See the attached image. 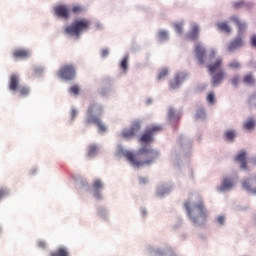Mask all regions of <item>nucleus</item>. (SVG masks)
Listing matches in <instances>:
<instances>
[{"label":"nucleus","mask_w":256,"mask_h":256,"mask_svg":"<svg viewBox=\"0 0 256 256\" xmlns=\"http://www.w3.org/2000/svg\"><path fill=\"white\" fill-rule=\"evenodd\" d=\"M194 53L197 61L201 65H207L211 75L212 87H219V85H222L223 81H225V77H227L225 70L221 69L223 59H221V57L215 58V50H211L210 53H207L205 46L201 43L195 45Z\"/></svg>","instance_id":"obj_1"},{"label":"nucleus","mask_w":256,"mask_h":256,"mask_svg":"<svg viewBox=\"0 0 256 256\" xmlns=\"http://www.w3.org/2000/svg\"><path fill=\"white\" fill-rule=\"evenodd\" d=\"M116 155L118 157H125L129 165L134 169H141L145 165H153L161 156V152L157 149H153L148 146H144L137 153L132 150H127L122 145H118L116 148Z\"/></svg>","instance_id":"obj_2"},{"label":"nucleus","mask_w":256,"mask_h":256,"mask_svg":"<svg viewBox=\"0 0 256 256\" xmlns=\"http://www.w3.org/2000/svg\"><path fill=\"white\" fill-rule=\"evenodd\" d=\"M184 207L187 215L194 225H205L209 219V209L205 206V201L201 195L196 194L190 200L186 201Z\"/></svg>","instance_id":"obj_3"},{"label":"nucleus","mask_w":256,"mask_h":256,"mask_svg":"<svg viewBox=\"0 0 256 256\" xmlns=\"http://www.w3.org/2000/svg\"><path fill=\"white\" fill-rule=\"evenodd\" d=\"M101 115H103V105L92 103L86 114V123H93V125L98 127L100 133H106L107 125L101 121Z\"/></svg>","instance_id":"obj_4"},{"label":"nucleus","mask_w":256,"mask_h":256,"mask_svg":"<svg viewBox=\"0 0 256 256\" xmlns=\"http://www.w3.org/2000/svg\"><path fill=\"white\" fill-rule=\"evenodd\" d=\"M91 27V21L87 19L75 20L70 26H67L65 33L70 35V37H76L79 39L81 33L87 31Z\"/></svg>","instance_id":"obj_5"},{"label":"nucleus","mask_w":256,"mask_h":256,"mask_svg":"<svg viewBox=\"0 0 256 256\" xmlns=\"http://www.w3.org/2000/svg\"><path fill=\"white\" fill-rule=\"evenodd\" d=\"M237 183H239V176L237 174H230L222 179L220 185L216 187V191L218 193H229V191L235 189Z\"/></svg>","instance_id":"obj_6"},{"label":"nucleus","mask_w":256,"mask_h":256,"mask_svg":"<svg viewBox=\"0 0 256 256\" xmlns=\"http://www.w3.org/2000/svg\"><path fill=\"white\" fill-rule=\"evenodd\" d=\"M146 253L151 256H177L171 246L161 248L159 246L148 245L146 246Z\"/></svg>","instance_id":"obj_7"},{"label":"nucleus","mask_w":256,"mask_h":256,"mask_svg":"<svg viewBox=\"0 0 256 256\" xmlns=\"http://www.w3.org/2000/svg\"><path fill=\"white\" fill-rule=\"evenodd\" d=\"M160 130L161 126L159 125L148 127L146 132L140 138L141 145H149V143H153V135H155V133H159Z\"/></svg>","instance_id":"obj_8"},{"label":"nucleus","mask_w":256,"mask_h":256,"mask_svg":"<svg viewBox=\"0 0 256 256\" xmlns=\"http://www.w3.org/2000/svg\"><path fill=\"white\" fill-rule=\"evenodd\" d=\"M139 129H141V121L137 120L132 123L130 128L122 130L120 135L123 139H133V137H135L139 132Z\"/></svg>","instance_id":"obj_9"},{"label":"nucleus","mask_w":256,"mask_h":256,"mask_svg":"<svg viewBox=\"0 0 256 256\" xmlns=\"http://www.w3.org/2000/svg\"><path fill=\"white\" fill-rule=\"evenodd\" d=\"M10 91H19L21 95H29V88L25 86H19V76L16 74L11 75L10 77V84H9Z\"/></svg>","instance_id":"obj_10"},{"label":"nucleus","mask_w":256,"mask_h":256,"mask_svg":"<svg viewBox=\"0 0 256 256\" xmlns=\"http://www.w3.org/2000/svg\"><path fill=\"white\" fill-rule=\"evenodd\" d=\"M75 69L76 67L73 64L65 65L60 69L58 77L65 79V81H71L75 78Z\"/></svg>","instance_id":"obj_11"},{"label":"nucleus","mask_w":256,"mask_h":256,"mask_svg":"<svg viewBox=\"0 0 256 256\" xmlns=\"http://www.w3.org/2000/svg\"><path fill=\"white\" fill-rule=\"evenodd\" d=\"M242 189L249 195H256V175L242 180Z\"/></svg>","instance_id":"obj_12"},{"label":"nucleus","mask_w":256,"mask_h":256,"mask_svg":"<svg viewBox=\"0 0 256 256\" xmlns=\"http://www.w3.org/2000/svg\"><path fill=\"white\" fill-rule=\"evenodd\" d=\"M175 190V184L173 183H160L156 187L157 197H167L171 195V192Z\"/></svg>","instance_id":"obj_13"},{"label":"nucleus","mask_w":256,"mask_h":256,"mask_svg":"<svg viewBox=\"0 0 256 256\" xmlns=\"http://www.w3.org/2000/svg\"><path fill=\"white\" fill-rule=\"evenodd\" d=\"M103 189H105V183L101 179H95L91 191L95 199H103Z\"/></svg>","instance_id":"obj_14"},{"label":"nucleus","mask_w":256,"mask_h":256,"mask_svg":"<svg viewBox=\"0 0 256 256\" xmlns=\"http://www.w3.org/2000/svg\"><path fill=\"white\" fill-rule=\"evenodd\" d=\"M189 77L187 72H178L175 74L174 79L170 82V87L172 89H179L185 80Z\"/></svg>","instance_id":"obj_15"},{"label":"nucleus","mask_w":256,"mask_h":256,"mask_svg":"<svg viewBox=\"0 0 256 256\" xmlns=\"http://www.w3.org/2000/svg\"><path fill=\"white\" fill-rule=\"evenodd\" d=\"M55 15L60 19H69L71 8L65 4L58 5L54 8Z\"/></svg>","instance_id":"obj_16"},{"label":"nucleus","mask_w":256,"mask_h":256,"mask_svg":"<svg viewBox=\"0 0 256 256\" xmlns=\"http://www.w3.org/2000/svg\"><path fill=\"white\" fill-rule=\"evenodd\" d=\"M200 31L201 27H199V24L193 22L190 26V31L186 34V39H189L190 41H196V39H199Z\"/></svg>","instance_id":"obj_17"},{"label":"nucleus","mask_w":256,"mask_h":256,"mask_svg":"<svg viewBox=\"0 0 256 256\" xmlns=\"http://www.w3.org/2000/svg\"><path fill=\"white\" fill-rule=\"evenodd\" d=\"M230 21H233L234 23H236L238 27V36L243 37L244 31L245 29H247V22L240 20L239 17L237 16H231Z\"/></svg>","instance_id":"obj_18"},{"label":"nucleus","mask_w":256,"mask_h":256,"mask_svg":"<svg viewBox=\"0 0 256 256\" xmlns=\"http://www.w3.org/2000/svg\"><path fill=\"white\" fill-rule=\"evenodd\" d=\"M245 45L243 41V36H237L228 46V51L233 53V51H237V49H241Z\"/></svg>","instance_id":"obj_19"},{"label":"nucleus","mask_w":256,"mask_h":256,"mask_svg":"<svg viewBox=\"0 0 256 256\" xmlns=\"http://www.w3.org/2000/svg\"><path fill=\"white\" fill-rule=\"evenodd\" d=\"M235 161L236 163H240V168L245 171L247 169V152L245 151H240L236 156H235Z\"/></svg>","instance_id":"obj_20"},{"label":"nucleus","mask_w":256,"mask_h":256,"mask_svg":"<svg viewBox=\"0 0 256 256\" xmlns=\"http://www.w3.org/2000/svg\"><path fill=\"white\" fill-rule=\"evenodd\" d=\"M177 143L180 145L182 151H189L191 149L192 142L187 136H180Z\"/></svg>","instance_id":"obj_21"},{"label":"nucleus","mask_w":256,"mask_h":256,"mask_svg":"<svg viewBox=\"0 0 256 256\" xmlns=\"http://www.w3.org/2000/svg\"><path fill=\"white\" fill-rule=\"evenodd\" d=\"M242 127L244 131H254L256 127L255 118L249 117L246 120H244Z\"/></svg>","instance_id":"obj_22"},{"label":"nucleus","mask_w":256,"mask_h":256,"mask_svg":"<svg viewBox=\"0 0 256 256\" xmlns=\"http://www.w3.org/2000/svg\"><path fill=\"white\" fill-rule=\"evenodd\" d=\"M224 139L228 143H235V139H237V130L229 129L224 132Z\"/></svg>","instance_id":"obj_23"},{"label":"nucleus","mask_w":256,"mask_h":256,"mask_svg":"<svg viewBox=\"0 0 256 256\" xmlns=\"http://www.w3.org/2000/svg\"><path fill=\"white\" fill-rule=\"evenodd\" d=\"M232 7L234 9H243V7H245L246 9H251V7H253V3L245 2L244 0H238V1L232 2Z\"/></svg>","instance_id":"obj_24"},{"label":"nucleus","mask_w":256,"mask_h":256,"mask_svg":"<svg viewBox=\"0 0 256 256\" xmlns=\"http://www.w3.org/2000/svg\"><path fill=\"white\" fill-rule=\"evenodd\" d=\"M13 55L16 57V59H28V57L31 56V51L25 49H17L14 51Z\"/></svg>","instance_id":"obj_25"},{"label":"nucleus","mask_w":256,"mask_h":256,"mask_svg":"<svg viewBox=\"0 0 256 256\" xmlns=\"http://www.w3.org/2000/svg\"><path fill=\"white\" fill-rule=\"evenodd\" d=\"M181 119V112H176L175 109L169 108L168 109V120L172 123H175Z\"/></svg>","instance_id":"obj_26"},{"label":"nucleus","mask_w":256,"mask_h":256,"mask_svg":"<svg viewBox=\"0 0 256 256\" xmlns=\"http://www.w3.org/2000/svg\"><path fill=\"white\" fill-rule=\"evenodd\" d=\"M196 121H205L207 119V111L203 107H199L194 115Z\"/></svg>","instance_id":"obj_27"},{"label":"nucleus","mask_w":256,"mask_h":256,"mask_svg":"<svg viewBox=\"0 0 256 256\" xmlns=\"http://www.w3.org/2000/svg\"><path fill=\"white\" fill-rule=\"evenodd\" d=\"M99 154V146L92 144L88 147V157H90V159H93V157H97V155Z\"/></svg>","instance_id":"obj_28"},{"label":"nucleus","mask_w":256,"mask_h":256,"mask_svg":"<svg viewBox=\"0 0 256 256\" xmlns=\"http://www.w3.org/2000/svg\"><path fill=\"white\" fill-rule=\"evenodd\" d=\"M170 157L175 165H179V157H181V151L177 148H174L171 152Z\"/></svg>","instance_id":"obj_29"},{"label":"nucleus","mask_w":256,"mask_h":256,"mask_svg":"<svg viewBox=\"0 0 256 256\" xmlns=\"http://www.w3.org/2000/svg\"><path fill=\"white\" fill-rule=\"evenodd\" d=\"M120 69H122V71L124 73H127V69H129V55L126 54L123 59L120 62Z\"/></svg>","instance_id":"obj_30"},{"label":"nucleus","mask_w":256,"mask_h":256,"mask_svg":"<svg viewBox=\"0 0 256 256\" xmlns=\"http://www.w3.org/2000/svg\"><path fill=\"white\" fill-rule=\"evenodd\" d=\"M158 40L161 42L169 41V31L159 30L157 33Z\"/></svg>","instance_id":"obj_31"},{"label":"nucleus","mask_w":256,"mask_h":256,"mask_svg":"<svg viewBox=\"0 0 256 256\" xmlns=\"http://www.w3.org/2000/svg\"><path fill=\"white\" fill-rule=\"evenodd\" d=\"M185 27V21H180L174 24L175 32L178 35H183V29Z\"/></svg>","instance_id":"obj_32"},{"label":"nucleus","mask_w":256,"mask_h":256,"mask_svg":"<svg viewBox=\"0 0 256 256\" xmlns=\"http://www.w3.org/2000/svg\"><path fill=\"white\" fill-rule=\"evenodd\" d=\"M217 27L220 31L224 33H231V27L227 25V22H218Z\"/></svg>","instance_id":"obj_33"},{"label":"nucleus","mask_w":256,"mask_h":256,"mask_svg":"<svg viewBox=\"0 0 256 256\" xmlns=\"http://www.w3.org/2000/svg\"><path fill=\"white\" fill-rule=\"evenodd\" d=\"M243 81L246 85H255V76L253 74H247L244 76Z\"/></svg>","instance_id":"obj_34"},{"label":"nucleus","mask_w":256,"mask_h":256,"mask_svg":"<svg viewBox=\"0 0 256 256\" xmlns=\"http://www.w3.org/2000/svg\"><path fill=\"white\" fill-rule=\"evenodd\" d=\"M50 256H69V251H67V248H59L58 251L51 253Z\"/></svg>","instance_id":"obj_35"},{"label":"nucleus","mask_w":256,"mask_h":256,"mask_svg":"<svg viewBox=\"0 0 256 256\" xmlns=\"http://www.w3.org/2000/svg\"><path fill=\"white\" fill-rule=\"evenodd\" d=\"M98 215H99V217H101V219H108L109 211H107V209H105V208H99Z\"/></svg>","instance_id":"obj_36"},{"label":"nucleus","mask_w":256,"mask_h":256,"mask_svg":"<svg viewBox=\"0 0 256 256\" xmlns=\"http://www.w3.org/2000/svg\"><path fill=\"white\" fill-rule=\"evenodd\" d=\"M169 75V68H163L158 74L159 81H163Z\"/></svg>","instance_id":"obj_37"},{"label":"nucleus","mask_w":256,"mask_h":256,"mask_svg":"<svg viewBox=\"0 0 256 256\" xmlns=\"http://www.w3.org/2000/svg\"><path fill=\"white\" fill-rule=\"evenodd\" d=\"M225 221H227V217L224 214H220L216 217V223H218V225H225Z\"/></svg>","instance_id":"obj_38"},{"label":"nucleus","mask_w":256,"mask_h":256,"mask_svg":"<svg viewBox=\"0 0 256 256\" xmlns=\"http://www.w3.org/2000/svg\"><path fill=\"white\" fill-rule=\"evenodd\" d=\"M206 101L209 105H213L215 103V93L210 92L206 97Z\"/></svg>","instance_id":"obj_39"},{"label":"nucleus","mask_w":256,"mask_h":256,"mask_svg":"<svg viewBox=\"0 0 256 256\" xmlns=\"http://www.w3.org/2000/svg\"><path fill=\"white\" fill-rule=\"evenodd\" d=\"M240 81H241V78L239 77V75H235L231 79V85H233L234 87H237L239 85Z\"/></svg>","instance_id":"obj_40"},{"label":"nucleus","mask_w":256,"mask_h":256,"mask_svg":"<svg viewBox=\"0 0 256 256\" xmlns=\"http://www.w3.org/2000/svg\"><path fill=\"white\" fill-rule=\"evenodd\" d=\"M72 11L74 13H83V11H85V8L81 5H76V6H73Z\"/></svg>","instance_id":"obj_41"},{"label":"nucleus","mask_w":256,"mask_h":256,"mask_svg":"<svg viewBox=\"0 0 256 256\" xmlns=\"http://www.w3.org/2000/svg\"><path fill=\"white\" fill-rule=\"evenodd\" d=\"M230 69H239L241 68V64L238 61H232L229 63Z\"/></svg>","instance_id":"obj_42"},{"label":"nucleus","mask_w":256,"mask_h":256,"mask_svg":"<svg viewBox=\"0 0 256 256\" xmlns=\"http://www.w3.org/2000/svg\"><path fill=\"white\" fill-rule=\"evenodd\" d=\"M45 71V68L42 66H36L34 68L35 75H41Z\"/></svg>","instance_id":"obj_43"},{"label":"nucleus","mask_w":256,"mask_h":256,"mask_svg":"<svg viewBox=\"0 0 256 256\" xmlns=\"http://www.w3.org/2000/svg\"><path fill=\"white\" fill-rule=\"evenodd\" d=\"M7 195H9V191H7V189H0V201L3 199V197H7Z\"/></svg>","instance_id":"obj_44"},{"label":"nucleus","mask_w":256,"mask_h":256,"mask_svg":"<svg viewBox=\"0 0 256 256\" xmlns=\"http://www.w3.org/2000/svg\"><path fill=\"white\" fill-rule=\"evenodd\" d=\"M100 55L103 59H105L106 57H109V49L107 48L102 49Z\"/></svg>","instance_id":"obj_45"},{"label":"nucleus","mask_w":256,"mask_h":256,"mask_svg":"<svg viewBox=\"0 0 256 256\" xmlns=\"http://www.w3.org/2000/svg\"><path fill=\"white\" fill-rule=\"evenodd\" d=\"M69 91H70V93H72V95H78L79 94V86H72Z\"/></svg>","instance_id":"obj_46"},{"label":"nucleus","mask_w":256,"mask_h":256,"mask_svg":"<svg viewBox=\"0 0 256 256\" xmlns=\"http://www.w3.org/2000/svg\"><path fill=\"white\" fill-rule=\"evenodd\" d=\"M139 183H140V185H146V183H149V178L140 177Z\"/></svg>","instance_id":"obj_47"},{"label":"nucleus","mask_w":256,"mask_h":256,"mask_svg":"<svg viewBox=\"0 0 256 256\" xmlns=\"http://www.w3.org/2000/svg\"><path fill=\"white\" fill-rule=\"evenodd\" d=\"M77 113V110L73 108L71 111V121L75 120V117H77Z\"/></svg>","instance_id":"obj_48"},{"label":"nucleus","mask_w":256,"mask_h":256,"mask_svg":"<svg viewBox=\"0 0 256 256\" xmlns=\"http://www.w3.org/2000/svg\"><path fill=\"white\" fill-rule=\"evenodd\" d=\"M250 41H251L252 47L256 48V35H252Z\"/></svg>","instance_id":"obj_49"},{"label":"nucleus","mask_w":256,"mask_h":256,"mask_svg":"<svg viewBox=\"0 0 256 256\" xmlns=\"http://www.w3.org/2000/svg\"><path fill=\"white\" fill-rule=\"evenodd\" d=\"M249 163H251L252 165H256V156L251 157V158L249 159Z\"/></svg>","instance_id":"obj_50"},{"label":"nucleus","mask_w":256,"mask_h":256,"mask_svg":"<svg viewBox=\"0 0 256 256\" xmlns=\"http://www.w3.org/2000/svg\"><path fill=\"white\" fill-rule=\"evenodd\" d=\"M190 178L195 179V171L194 170H190Z\"/></svg>","instance_id":"obj_51"},{"label":"nucleus","mask_w":256,"mask_h":256,"mask_svg":"<svg viewBox=\"0 0 256 256\" xmlns=\"http://www.w3.org/2000/svg\"><path fill=\"white\" fill-rule=\"evenodd\" d=\"M38 247H45V242L44 241H39L38 242Z\"/></svg>","instance_id":"obj_52"},{"label":"nucleus","mask_w":256,"mask_h":256,"mask_svg":"<svg viewBox=\"0 0 256 256\" xmlns=\"http://www.w3.org/2000/svg\"><path fill=\"white\" fill-rule=\"evenodd\" d=\"M146 103H147V105H151V103H153V99L148 98V99L146 100Z\"/></svg>","instance_id":"obj_53"}]
</instances>
